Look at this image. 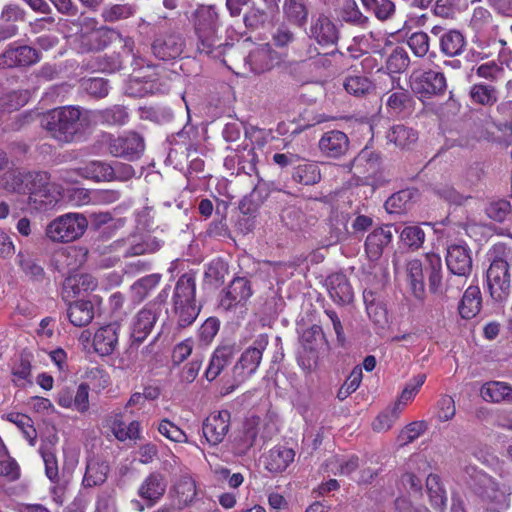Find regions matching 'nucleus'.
I'll list each match as a JSON object with an SVG mask.
<instances>
[{
    "instance_id": "nucleus-49",
    "label": "nucleus",
    "mask_w": 512,
    "mask_h": 512,
    "mask_svg": "<svg viewBox=\"0 0 512 512\" xmlns=\"http://www.w3.org/2000/svg\"><path fill=\"white\" fill-rule=\"evenodd\" d=\"M161 278V274L153 273L138 279L131 286L133 298L137 302L144 301L150 292L160 283Z\"/></svg>"
},
{
    "instance_id": "nucleus-37",
    "label": "nucleus",
    "mask_w": 512,
    "mask_h": 512,
    "mask_svg": "<svg viewBox=\"0 0 512 512\" xmlns=\"http://www.w3.org/2000/svg\"><path fill=\"white\" fill-rule=\"evenodd\" d=\"M481 292L478 286H469L462 297L458 306L459 314L464 319H472L481 309Z\"/></svg>"
},
{
    "instance_id": "nucleus-3",
    "label": "nucleus",
    "mask_w": 512,
    "mask_h": 512,
    "mask_svg": "<svg viewBox=\"0 0 512 512\" xmlns=\"http://www.w3.org/2000/svg\"><path fill=\"white\" fill-rule=\"evenodd\" d=\"M196 277L194 273H184L175 283L171 304L175 329L191 326L199 316L202 305L196 299Z\"/></svg>"
},
{
    "instance_id": "nucleus-60",
    "label": "nucleus",
    "mask_w": 512,
    "mask_h": 512,
    "mask_svg": "<svg viewBox=\"0 0 512 512\" xmlns=\"http://www.w3.org/2000/svg\"><path fill=\"white\" fill-rule=\"evenodd\" d=\"M410 64V58L403 47H396L386 60V69L390 73H402Z\"/></svg>"
},
{
    "instance_id": "nucleus-16",
    "label": "nucleus",
    "mask_w": 512,
    "mask_h": 512,
    "mask_svg": "<svg viewBox=\"0 0 512 512\" xmlns=\"http://www.w3.org/2000/svg\"><path fill=\"white\" fill-rule=\"evenodd\" d=\"M308 36L317 44L328 47L338 43L340 32L336 23L329 16L320 14L312 18Z\"/></svg>"
},
{
    "instance_id": "nucleus-51",
    "label": "nucleus",
    "mask_w": 512,
    "mask_h": 512,
    "mask_svg": "<svg viewBox=\"0 0 512 512\" xmlns=\"http://www.w3.org/2000/svg\"><path fill=\"white\" fill-rule=\"evenodd\" d=\"M23 12L13 5L6 6L2 12V18L7 22L0 24V41L10 39L17 35L18 27L11 23V20H17L23 18Z\"/></svg>"
},
{
    "instance_id": "nucleus-43",
    "label": "nucleus",
    "mask_w": 512,
    "mask_h": 512,
    "mask_svg": "<svg viewBox=\"0 0 512 512\" xmlns=\"http://www.w3.org/2000/svg\"><path fill=\"white\" fill-rule=\"evenodd\" d=\"M426 489L432 507L439 512H443L446 507L447 496L438 475H428L426 479Z\"/></svg>"
},
{
    "instance_id": "nucleus-34",
    "label": "nucleus",
    "mask_w": 512,
    "mask_h": 512,
    "mask_svg": "<svg viewBox=\"0 0 512 512\" xmlns=\"http://www.w3.org/2000/svg\"><path fill=\"white\" fill-rule=\"evenodd\" d=\"M260 418L252 416L243 422L242 429L235 438V446L240 453L246 454L254 445L257 435Z\"/></svg>"
},
{
    "instance_id": "nucleus-48",
    "label": "nucleus",
    "mask_w": 512,
    "mask_h": 512,
    "mask_svg": "<svg viewBox=\"0 0 512 512\" xmlns=\"http://www.w3.org/2000/svg\"><path fill=\"white\" fill-rule=\"evenodd\" d=\"M162 241L156 236L146 234L141 236L138 240H134L129 248L126 250V256H138L146 253H154L160 249Z\"/></svg>"
},
{
    "instance_id": "nucleus-21",
    "label": "nucleus",
    "mask_w": 512,
    "mask_h": 512,
    "mask_svg": "<svg viewBox=\"0 0 512 512\" xmlns=\"http://www.w3.org/2000/svg\"><path fill=\"white\" fill-rule=\"evenodd\" d=\"M90 126L102 124L106 126H125L130 121V113L126 106L114 104L104 109L89 110Z\"/></svg>"
},
{
    "instance_id": "nucleus-36",
    "label": "nucleus",
    "mask_w": 512,
    "mask_h": 512,
    "mask_svg": "<svg viewBox=\"0 0 512 512\" xmlns=\"http://www.w3.org/2000/svg\"><path fill=\"white\" fill-rule=\"evenodd\" d=\"M292 179L306 186L315 185L321 180L320 168L314 162L300 159L293 168Z\"/></svg>"
},
{
    "instance_id": "nucleus-8",
    "label": "nucleus",
    "mask_w": 512,
    "mask_h": 512,
    "mask_svg": "<svg viewBox=\"0 0 512 512\" xmlns=\"http://www.w3.org/2000/svg\"><path fill=\"white\" fill-rule=\"evenodd\" d=\"M87 227L88 221L83 214L67 213L48 223L45 235L51 242L69 243L82 237Z\"/></svg>"
},
{
    "instance_id": "nucleus-57",
    "label": "nucleus",
    "mask_w": 512,
    "mask_h": 512,
    "mask_svg": "<svg viewBox=\"0 0 512 512\" xmlns=\"http://www.w3.org/2000/svg\"><path fill=\"white\" fill-rule=\"evenodd\" d=\"M140 118L156 124H166L173 120L172 110L166 106H151L140 109Z\"/></svg>"
},
{
    "instance_id": "nucleus-13",
    "label": "nucleus",
    "mask_w": 512,
    "mask_h": 512,
    "mask_svg": "<svg viewBox=\"0 0 512 512\" xmlns=\"http://www.w3.org/2000/svg\"><path fill=\"white\" fill-rule=\"evenodd\" d=\"M40 52L29 45L14 42L0 54V69L25 68L38 63Z\"/></svg>"
},
{
    "instance_id": "nucleus-12",
    "label": "nucleus",
    "mask_w": 512,
    "mask_h": 512,
    "mask_svg": "<svg viewBox=\"0 0 512 512\" xmlns=\"http://www.w3.org/2000/svg\"><path fill=\"white\" fill-rule=\"evenodd\" d=\"M107 149L113 157L135 161L142 156L145 150V141L139 133L128 131L117 137L110 135Z\"/></svg>"
},
{
    "instance_id": "nucleus-47",
    "label": "nucleus",
    "mask_w": 512,
    "mask_h": 512,
    "mask_svg": "<svg viewBox=\"0 0 512 512\" xmlns=\"http://www.w3.org/2000/svg\"><path fill=\"white\" fill-rule=\"evenodd\" d=\"M283 12L286 19L297 27H304L308 20V8L298 0H285Z\"/></svg>"
},
{
    "instance_id": "nucleus-59",
    "label": "nucleus",
    "mask_w": 512,
    "mask_h": 512,
    "mask_svg": "<svg viewBox=\"0 0 512 512\" xmlns=\"http://www.w3.org/2000/svg\"><path fill=\"white\" fill-rule=\"evenodd\" d=\"M354 164L357 167H364L367 173H375L380 164V154L369 147L363 148L354 158Z\"/></svg>"
},
{
    "instance_id": "nucleus-44",
    "label": "nucleus",
    "mask_w": 512,
    "mask_h": 512,
    "mask_svg": "<svg viewBox=\"0 0 512 512\" xmlns=\"http://www.w3.org/2000/svg\"><path fill=\"white\" fill-rule=\"evenodd\" d=\"M344 89L350 95L355 97H364L375 90L374 83L366 76L351 75L347 76L343 83Z\"/></svg>"
},
{
    "instance_id": "nucleus-29",
    "label": "nucleus",
    "mask_w": 512,
    "mask_h": 512,
    "mask_svg": "<svg viewBox=\"0 0 512 512\" xmlns=\"http://www.w3.org/2000/svg\"><path fill=\"white\" fill-rule=\"evenodd\" d=\"M326 281L329 295L335 303L345 305L353 301V288L346 275L334 273Z\"/></svg>"
},
{
    "instance_id": "nucleus-25",
    "label": "nucleus",
    "mask_w": 512,
    "mask_h": 512,
    "mask_svg": "<svg viewBox=\"0 0 512 512\" xmlns=\"http://www.w3.org/2000/svg\"><path fill=\"white\" fill-rule=\"evenodd\" d=\"M97 287L96 279L90 274H74L65 278L62 286V299L70 302L82 293L93 291Z\"/></svg>"
},
{
    "instance_id": "nucleus-14",
    "label": "nucleus",
    "mask_w": 512,
    "mask_h": 512,
    "mask_svg": "<svg viewBox=\"0 0 512 512\" xmlns=\"http://www.w3.org/2000/svg\"><path fill=\"white\" fill-rule=\"evenodd\" d=\"M387 77L390 79L392 86L391 89L381 97V102L384 103L387 114L400 116L410 113L415 104L412 94L402 87L396 89V86H399V79L389 74H387Z\"/></svg>"
},
{
    "instance_id": "nucleus-38",
    "label": "nucleus",
    "mask_w": 512,
    "mask_h": 512,
    "mask_svg": "<svg viewBox=\"0 0 512 512\" xmlns=\"http://www.w3.org/2000/svg\"><path fill=\"white\" fill-rule=\"evenodd\" d=\"M418 196V190L407 188L391 195L385 202V209L388 213L401 214L410 209L411 204Z\"/></svg>"
},
{
    "instance_id": "nucleus-63",
    "label": "nucleus",
    "mask_w": 512,
    "mask_h": 512,
    "mask_svg": "<svg viewBox=\"0 0 512 512\" xmlns=\"http://www.w3.org/2000/svg\"><path fill=\"white\" fill-rule=\"evenodd\" d=\"M427 430L425 421H414L406 425L399 433L397 441L400 446L408 445Z\"/></svg>"
},
{
    "instance_id": "nucleus-4",
    "label": "nucleus",
    "mask_w": 512,
    "mask_h": 512,
    "mask_svg": "<svg viewBox=\"0 0 512 512\" xmlns=\"http://www.w3.org/2000/svg\"><path fill=\"white\" fill-rule=\"evenodd\" d=\"M464 479L470 490L477 495L491 510H506L511 503V487L496 481L475 466H467Z\"/></svg>"
},
{
    "instance_id": "nucleus-45",
    "label": "nucleus",
    "mask_w": 512,
    "mask_h": 512,
    "mask_svg": "<svg viewBox=\"0 0 512 512\" xmlns=\"http://www.w3.org/2000/svg\"><path fill=\"white\" fill-rule=\"evenodd\" d=\"M78 175L96 182H109V163L104 161H90L76 169Z\"/></svg>"
},
{
    "instance_id": "nucleus-50",
    "label": "nucleus",
    "mask_w": 512,
    "mask_h": 512,
    "mask_svg": "<svg viewBox=\"0 0 512 512\" xmlns=\"http://www.w3.org/2000/svg\"><path fill=\"white\" fill-rule=\"evenodd\" d=\"M136 10V6L130 3L113 4L102 9L101 17L105 22L114 23L134 16Z\"/></svg>"
},
{
    "instance_id": "nucleus-6",
    "label": "nucleus",
    "mask_w": 512,
    "mask_h": 512,
    "mask_svg": "<svg viewBox=\"0 0 512 512\" xmlns=\"http://www.w3.org/2000/svg\"><path fill=\"white\" fill-rule=\"evenodd\" d=\"M427 275L429 289L433 293L440 290L442 280V261L438 254L428 253L422 262L413 259L407 264V277L412 293L417 299H423L425 295L424 275Z\"/></svg>"
},
{
    "instance_id": "nucleus-26",
    "label": "nucleus",
    "mask_w": 512,
    "mask_h": 512,
    "mask_svg": "<svg viewBox=\"0 0 512 512\" xmlns=\"http://www.w3.org/2000/svg\"><path fill=\"white\" fill-rule=\"evenodd\" d=\"M120 324L117 322L100 327L94 334L93 346L101 356L111 355L118 346Z\"/></svg>"
},
{
    "instance_id": "nucleus-40",
    "label": "nucleus",
    "mask_w": 512,
    "mask_h": 512,
    "mask_svg": "<svg viewBox=\"0 0 512 512\" xmlns=\"http://www.w3.org/2000/svg\"><path fill=\"white\" fill-rule=\"evenodd\" d=\"M386 139L389 143H393L396 147L406 149L416 143L418 139V133L411 127H408L404 124H397L393 125L387 131Z\"/></svg>"
},
{
    "instance_id": "nucleus-46",
    "label": "nucleus",
    "mask_w": 512,
    "mask_h": 512,
    "mask_svg": "<svg viewBox=\"0 0 512 512\" xmlns=\"http://www.w3.org/2000/svg\"><path fill=\"white\" fill-rule=\"evenodd\" d=\"M301 342L304 349L310 354H317L319 349L328 345L322 327L319 325H312L310 328L304 330L301 336Z\"/></svg>"
},
{
    "instance_id": "nucleus-15",
    "label": "nucleus",
    "mask_w": 512,
    "mask_h": 512,
    "mask_svg": "<svg viewBox=\"0 0 512 512\" xmlns=\"http://www.w3.org/2000/svg\"><path fill=\"white\" fill-rule=\"evenodd\" d=\"M253 291L250 281L245 277H235L229 285L223 289L220 298V307L230 311L238 306H243L252 296Z\"/></svg>"
},
{
    "instance_id": "nucleus-61",
    "label": "nucleus",
    "mask_w": 512,
    "mask_h": 512,
    "mask_svg": "<svg viewBox=\"0 0 512 512\" xmlns=\"http://www.w3.org/2000/svg\"><path fill=\"white\" fill-rule=\"evenodd\" d=\"M400 240L408 248L417 250L425 241V232L417 225L406 226L400 231Z\"/></svg>"
},
{
    "instance_id": "nucleus-7",
    "label": "nucleus",
    "mask_w": 512,
    "mask_h": 512,
    "mask_svg": "<svg viewBox=\"0 0 512 512\" xmlns=\"http://www.w3.org/2000/svg\"><path fill=\"white\" fill-rule=\"evenodd\" d=\"M268 345V336L266 334L259 335L242 354L240 359L233 367V384L225 387L222 395L230 394L242 382L254 374L261 362L263 351Z\"/></svg>"
},
{
    "instance_id": "nucleus-24",
    "label": "nucleus",
    "mask_w": 512,
    "mask_h": 512,
    "mask_svg": "<svg viewBox=\"0 0 512 512\" xmlns=\"http://www.w3.org/2000/svg\"><path fill=\"white\" fill-rule=\"evenodd\" d=\"M393 225H384L374 229L365 240V251L371 261H377L384 249L392 242Z\"/></svg>"
},
{
    "instance_id": "nucleus-35",
    "label": "nucleus",
    "mask_w": 512,
    "mask_h": 512,
    "mask_svg": "<svg viewBox=\"0 0 512 512\" xmlns=\"http://www.w3.org/2000/svg\"><path fill=\"white\" fill-rule=\"evenodd\" d=\"M295 452L293 449L278 446L269 451L265 466L272 473H281L294 461Z\"/></svg>"
},
{
    "instance_id": "nucleus-18",
    "label": "nucleus",
    "mask_w": 512,
    "mask_h": 512,
    "mask_svg": "<svg viewBox=\"0 0 512 512\" xmlns=\"http://www.w3.org/2000/svg\"><path fill=\"white\" fill-rule=\"evenodd\" d=\"M318 149L324 158L341 159L350 150V140L343 131L330 130L320 137Z\"/></svg>"
},
{
    "instance_id": "nucleus-54",
    "label": "nucleus",
    "mask_w": 512,
    "mask_h": 512,
    "mask_svg": "<svg viewBox=\"0 0 512 512\" xmlns=\"http://www.w3.org/2000/svg\"><path fill=\"white\" fill-rule=\"evenodd\" d=\"M469 96L473 103L491 106L497 101V90L487 84H474L470 88Z\"/></svg>"
},
{
    "instance_id": "nucleus-53",
    "label": "nucleus",
    "mask_w": 512,
    "mask_h": 512,
    "mask_svg": "<svg viewBox=\"0 0 512 512\" xmlns=\"http://www.w3.org/2000/svg\"><path fill=\"white\" fill-rule=\"evenodd\" d=\"M12 376L16 386H24L25 382L32 384L31 355L29 353H21L18 362L12 368Z\"/></svg>"
},
{
    "instance_id": "nucleus-64",
    "label": "nucleus",
    "mask_w": 512,
    "mask_h": 512,
    "mask_svg": "<svg viewBox=\"0 0 512 512\" xmlns=\"http://www.w3.org/2000/svg\"><path fill=\"white\" fill-rule=\"evenodd\" d=\"M157 430L161 435H163L170 441L176 443L188 442V437L186 433L168 419H162L157 426Z\"/></svg>"
},
{
    "instance_id": "nucleus-55",
    "label": "nucleus",
    "mask_w": 512,
    "mask_h": 512,
    "mask_svg": "<svg viewBox=\"0 0 512 512\" xmlns=\"http://www.w3.org/2000/svg\"><path fill=\"white\" fill-rule=\"evenodd\" d=\"M39 452L45 464L46 476L52 481L56 482L59 479L58 462L53 448V443H42Z\"/></svg>"
},
{
    "instance_id": "nucleus-11",
    "label": "nucleus",
    "mask_w": 512,
    "mask_h": 512,
    "mask_svg": "<svg viewBox=\"0 0 512 512\" xmlns=\"http://www.w3.org/2000/svg\"><path fill=\"white\" fill-rule=\"evenodd\" d=\"M150 49L156 59L166 62L173 61L183 54L185 39L175 29L155 26Z\"/></svg>"
},
{
    "instance_id": "nucleus-42",
    "label": "nucleus",
    "mask_w": 512,
    "mask_h": 512,
    "mask_svg": "<svg viewBox=\"0 0 512 512\" xmlns=\"http://www.w3.org/2000/svg\"><path fill=\"white\" fill-rule=\"evenodd\" d=\"M112 433L121 442L126 440H140L141 426L138 421H132L126 426L121 415H116L111 424Z\"/></svg>"
},
{
    "instance_id": "nucleus-2",
    "label": "nucleus",
    "mask_w": 512,
    "mask_h": 512,
    "mask_svg": "<svg viewBox=\"0 0 512 512\" xmlns=\"http://www.w3.org/2000/svg\"><path fill=\"white\" fill-rule=\"evenodd\" d=\"M88 113L77 106L57 107L42 116L41 126L59 142L70 143L90 126Z\"/></svg>"
},
{
    "instance_id": "nucleus-41",
    "label": "nucleus",
    "mask_w": 512,
    "mask_h": 512,
    "mask_svg": "<svg viewBox=\"0 0 512 512\" xmlns=\"http://www.w3.org/2000/svg\"><path fill=\"white\" fill-rule=\"evenodd\" d=\"M234 151L237 158V174L245 173L251 175L255 173L258 175L256 167L258 157L254 148L238 144Z\"/></svg>"
},
{
    "instance_id": "nucleus-33",
    "label": "nucleus",
    "mask_w": 512,
    "mask_h": 512,
    "mask_svg": "<svg viewBox=\"0 0 512 512\" xmlns=\"http://www.w3.org/2000/svg\"><path fill=\"white\" fill-rule=\"evenodd\" d=\"M480 395L486 402L512 404V385L501 381H489L482 385Z\"/></svg>"
},
{
    "instance_id": "nucleus-1",
    "label": "nucleus",
    "mask_w": 512,
    "mask_h": 512,
    "mask_svg": "<svg viewBox=\"0 0 512 512\" xmlns=\"http://www.w3.org/2000/svg\"><path fill=\"white\" fill-rule=\"evenodd\" d=\"M195 51L215 59H221L233 45L219 36V14L214 5H200L192 13Z\"/></svg>"
},
{
    "instance_id": "nucleus-19",
    "label": "nucleus",
    "mask_w": 512,
    "mask_h": 512,
    "mask_svg": "<svg viewBox=\"0 0 512 512\" xmlns=\"http://www.w3.org/2000/svg\"><path fill=\"white\" fill-rule=\"evenodd\" d=\"M231 414L221 410L210 414L203 422L202 431L206 441L213 446L220 444L230 429Z\"/></svg>"
},
{
    "instance_id": "nucleus-17",
    "label": "nucleus",
    "mask_w": 512,
    "mask_h": 512,
    "mask_svg": "<svg viewBox=\"0 0 512 512\" xmlns=\"http://www.w3.org/2000/svg\"><path fill=\"white\" fill-rule=\"evenodd\" d=\"M412 89L424 98L443 95L447 89L446 77L440 71H424L413 79Z\"/></svg>"
},
{
    "instance_id": "nucleus-10",
    "label": "nucleus",
    "mask_w": 512,
    "mask_h": 512,
    "mask_svg": "<svg viewBox=\"0 0 512 512\" xmlns=\"http://www.w3.org/2000/svg\"><path fill=\"white\" fill-rule=\"evenodd\" d=\"M50 178V174L46 171L28 172L29 203L37 209H49L59 200L60 191L51 183Z\"/></svg>"
},
{
    "instance_id": "nucleus-30",
    "label": "nucleus",
    "mask_w": 512,
    "mask_h": 512,
    "mask_svg": "<svg viewBox=\"0 0 512 512\" xmlns=\"http://www.w3.org/2000/svg\"><path fill=\"white\" fill-rule=\"evenodd\" d=\"M171 492L180 509L193 504L197 496L195 480L188 474L180 475L173 484Z\"/></svg>"
},
{
    "instance_id": "nucleus-52",
    "label": "nucleus",
    "mask_w": 512,
    "mask_h": 512,
    "mask_svg": "<svg viewBox=\"0 0 512 512\" xmlns=\"http://www.w3.org/2000/svg\"><path fill=\"white\" fill-rule=\"evenodd\" d=\"M116 34L112 28L101 27L86 37L88 49L91 51L104 50L112 43Z\"/></svg>"
},
{
    "instance_id": "nucleus-62",
    "label": "nucleus",
    "mask_w": 512,
    "mask_h": 512,
    "mask_svg": "<svg viewBox=\"0 0 512 512\" xmlns=\"http://www.w3.org/2000/svg\"><path fill=\"white\" fill-rule=\"evenodd\" d=\"M426 380L425 374H418L414 376L404 387L401 392L398 401L395 403V407L402 410L401 406H405L409 401H411L416 394L419 392L420 387L424 384Z\"/></svg>"
},
{
    "instance_id": "nucleus-22",
    "label": "nucleus",
    "mask_w": 512,
    "mask_h": 512,
    "mask_svg": "<svg viewBox=\"0 0 512 512\" xmlns=\"http://www.w3.org/2000/svg\"><path fill=\"white\" fill-rule=\"evenodd\" d=\"M446 264L450 273L470 275L472 272L471 250L466 244H451L447 247Z\"/></svg>"
},
{
    "instance_id": "nucleus-5",
    "label": "nucleus",
    "mask_w": 512,
    "mask_h": 512,
    "mask_svg": "<svg viewBox=\"0 0 512 512\" xmlns=\"http://www.w3.org/2000/svg\"><path fill=\"white\" fill-rule=\"evenodd\" d=\"M511 264L512 247L503 243L495 244L491 251V263L486 274L487 286L495 301L501 302L509 295Z\"/></svg>"
},
{
    "instance_id": "nucleus-20",
    "label": "nucleus",
    "mask_w": 512,
    "mask_h": 512,
    "mask_svg": "<svg viewBox=\"0 0 512 512\" xmlns=\"http://www.w3.org/2000/svg\"><path fill=\"white\" fill-rule=\"evenodd\" d=\"M168 482L165 475L159 471L149 473L138 487V496L151 507L158 503L166 492Z\"/></svg>"
},
{
    "instance_id": "nucleus-28",
    "label": "nucleus",
    "mask_w": 512,
    "mask_h": 512,
    "mask_svg": "<svg viewBox=\"0 0 512 512\" xmlns=\"http://www.w3.org/2000/svg\"><path fill=\"white\" fill-rule=\"evenodd\" d=\"M109 472L110 466L105 459L97 456L88 458L82 486L84 488H93L103 485L107 480Z\"/></svg>"
},
{
    "instance_id": "nucleus-56",
    "label": "nucleus",
    "mask_w": 512,
    "mask_h": 512,
    "mask_svg": "<svg viewBox=\"0 0 512 512\" xmlns=\"http://www.w3.org/2000/svg\"><path fill=\"white\" fill-rule=\"evenodd\" d=\"M367 10L373 11L380 21L391 19L396 11L395 4L391 0H361Z\"/></svg>"
},
{
    "instance_id": "nucleus-23",
    "label": "nucleus",
    "mask_w": 512,
    "mask_h": 512,
    "mask_svg": "<svg viewBox=\"0 0 512 512\" xmlns=\"http://www.w3.org/2000/svg\"><path fill=\"white\" fill-rule=\"evenodd\" d=\"M245 64L250 67V70L255 74L271 70L276 64L279 63L280 58L278 53L266 45H261L254 48L245 58Z\"/></svg>"
},
{
    "instance_id": "nucleus-27",
    "label": "nucleus",
    "mask_w": 512,
    "mask_h": 512,
    "mask_svg": "<svg viewBox=\"0 0 512 512\" xmlns=\"http://www.w3.org/2000/svg\"><path fill=\"white\" fill-rule=\"evenodd\" d=\"M236 354V345L226 343L219 345L213 352L209 365L205 371V377L208 381L215 380L220 373L228 366Z\"/></svg>"
},
{
    "instance_id": "nucleus-39",
    "label": "nucleus",
    "mask_w": 512,
    "mask_h": 512,
    "mask_svg": "<svg viewBox=\"0 0 512 512\" xmlns=\"http://www.w3.org/2000/svg\"><path fill=\"white\" fill-rule=\"evenodd\" d=\"M17 264L22 272L32 281L42 282L45 278V270L39 259L28 251H20L17 254Z\"/></svg>"
},
{
    "instance_id": "nucleus-58",
    "label": "nucleus",
    "mask_w": 512,
    "mask_h": 512,
    "mask_svg": "<svg viewBox=\"0 0 512 512\" xmlns=\"http://www.w3.org/2000/svg\"><path fill=\"white\" fill-rule=\"evenodd\" d=\"M4 188L9 192L27 193L28 172L13 170L3 177Z\"/></svg>"
},
{
    "instance_id": "nucleus-31",
    "label": "nucleus",
    "mask_w": 512,
    "mask_h": 512,
    "mask_svg": "<svg viewBox=\"0 0 512 512\" xmlns=\"http://www.w3.org/2000/svg\"><path fill=\"white\" fill-rule=\"evenodd\" d=\"M467 46V41L462 32L456 29L444 31L439 36V48L443 55L456 57L461 55Z\"/></svg>"
},
{
    "instance_id": "nucleus-32",
    "label": "nucleus",
    "mask_w": 512,
    "mask_h": 512,
    "mask_svg": "<svg viewBox=\"0 0 512 512\" xmlns=\"http://www.w3.org/2000/svg\"><path fill=\"white\" fill-rule=\"evenodd\" d=\"M67 316L70 323L76 327H84L94 318V305L88 300H76L66 302Z\"/></svg>"
},
{
    "instance_id": "nucleus-9",
    "label": "nucleus",
    "mask_w": 512,
    "mask_h": 512,
    "mask_svg": "<svg viewBox=\"0 0 512 512\" xmlns=\"http://www.w3.org/2000/svg\"><path fill=\"white\" fill-rule=\"evenodd\" d=\"M167 298L168 290L165 288L133 317L131 323L133 343L141 344L148 337L162 313Z\"/></svg>"
}]
</instances>
